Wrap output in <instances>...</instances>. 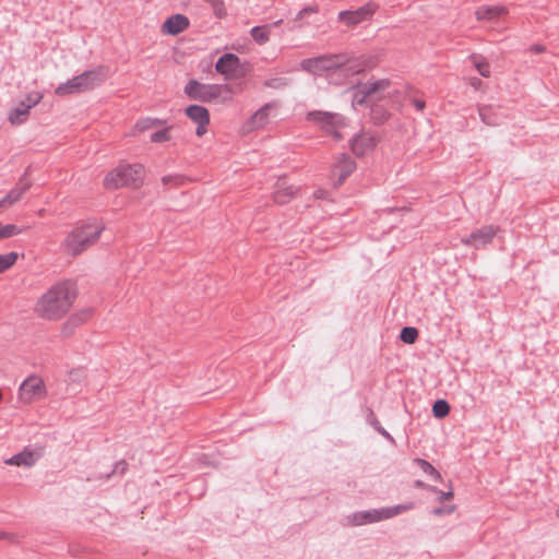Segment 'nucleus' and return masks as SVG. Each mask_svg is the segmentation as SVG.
I'll list each match as a JSON object with an SVG mask.
<instances>
[{"mask_svg": "<svg viewBox=\"0 0 559 559\" xmlns=\"http://www.w3.org/2000/svg\"><path fill=\"white\" fill-rule=\"evenodd\" d=\"M70 552H71L73 556H75V555H78V549H73V548H71V549H70Z\"/></svg>", "mask_w": 559, "mask_h": 559, "instance_id": "obj_55", "label": "nucleus"}, {"mask_svg": "<svg viewBox=\"0 0 559 559\" xmlns=\"http://www.w3.org/2000/svg\"><path fill=\"white\" fill-rule=\"evenodd\" d=\"M190 21L183 14H174L166 19L162 25V32L166 35L176 36L189 27Z\"/></svg>", "mask_w": 559, "mask_h": 559, "instance_id": "obj_15", "label": "nucleus"}, {"mask_svg": "<svg viewBox=\"0 0 559 559\" xmlns=\"http://www.w3.org/2000/svg\"><path fill=\"white\" fill-rule=\"evenodd\" d=\"M36 461L37 456L35 452L28 448H25L22 452L14 454L10 459H7L4 463L8 465L31 467L35 465Z\"/></svg>", "mask_w": 559, "mask_h": 559, "instance_id": "obj_19", "label": "nucleus"}, {"mask_svg": "<svg viewBox=\"0 0 559 559\" xmlns=\"http://www.w3.org/2000/svg\"><path fill=\"white\" fill-rule=\"evenodd\" d=\"M271 109V104H265L261 108H259L248 120V126L250 130L260 129L267 123L269 120V111Z\"/></svg>", "mask_w": 559, "mask_h": 559, "instance_id": "obj_21", "label": "nucleus"}, {"mask_svg": "<svg viewBox=\"0 0 559 559\" xmlns=\"http://www.w3.org/2000/svg\"><path fill=\"white\" fill-rule=\"evenodd\" d=\"M390 85V81L386 79L377 80L370 83H364V87L367 91V94H370L372 96L373 94L378 92H382L386 90Z\"/></svg>", "mask_w": 559, "mask_h": 559, "instance_id": "obj_31", "label": "nucleus"}, {"mask_svg": "<svg viewBox=\"0 0 559 559\" xmlns=\"http://www.w3.org/2000/svg\"><path fill=\"white\" fill-rule=\"evenodd\" d=\"M250 35L255 43L263 45L270 39V27L267 25L254 26L250 29Z\"/></svg>", "mask_w": 559, "mask_h": 559, "instance_id": "obj_28", "label": "nucleus"}, {"mask_svg": "<svg viewBox=\"0 0 559 559\" xmlns=\"http://www.w3.org/2000/svg\"><path fill=\"white\" fill-rule=\"evenodd\" d=\"M481 121L488 126L501 124L503 117L491 105H484L478 108Z\"/></svg>", "mask_w": 559, "mask_h": 559, "instance_id": "obj_20", "label": "nucleus"}, {"mask_svg": "<svg viewBox=\"0 0 559 559\" xmlns=\"http://www.w3.org/2000/svg\"><path fill=\"white\" fill-rule=\"evenodd\" d=\"M558 515H559V510L557 511Z\"/></svg>", "mask_w": 559, "mask_h": 559, "instance_id": "obj_57", "label": "nucleus"}, {"mask_svg": "<svg viewBox=\"0 0 559 559\" xmlns=\"http://www.w3.org/2000/svg\"><path fill=\"white\" fill-rule=\"evenodd\" d=\"M298 190L299 189L295 186H287V187L278 188L273 193V200L275 203H277L280 205L287 204L288 202H290V200H293L297 195Z\"/></svg>", "mask_w": 559, "mask_h": 559, "instance_id": "obj_22", "label": "nucleus"}, {"mask_svg": "<svg viewBox=\"0 0 559 559\" xmlns=\"http://www.w3.org/2000/svg\"><path fill=\"white\" fill-rule=\"evenodd\" d=\"M355 169L356 162L349 155L341 154L332 168L333 177L337 178L336 185H342Z\"/></svg>", "mask_w": 559, "mask_h": 559, "instance_id": "obj_12", "label": "nucleus"}, {"mask_svg": "<svg viewBox=\"0 0 559 559\" xmlns=\"http://www.w3.org/2000/svg\"><path fill=\"white\" fill-rule=\"evenodd\" d=\"M76 296L75 285L71 282L56 283L38 298L34 313L46 321H58L70 311Z\"/></svg>", "mask_w": 559, "mask_h": 559, "instance_id": "obj_2", "label": "nucleus"}, {"mask_svg": "<svg viewBox=\"0 0 559 559\" xmlns=\"http://www.w3.org/2000/svg\"><path fill=\"white\" fill-rule=\"evenodd\" d=\"M326 195H328V191L324 190V189H317L314 192H313V197L318 200H324L326 199Z\"/></svg>", "mask_w": 559, "mask_h": 559, "instance_id": "obj_49", "label": "nucleus"}, {"mask_svg": "<svg viewBox=\"0 0 559 559\" xmlns=\"http://www.w3.org/2000/svg\"><path fill=\"white\" fill-rule=\"evenodd\" d=\"M376 146V140L367 133H359L352 138L350 150L356 156H364Z\"/></svg>", "mask_w": 559, "mask_h": 559, "instance_id": "obj_16", "label": "nucleus"}, {"mask_svg": "<svg viewBox=\"0 0 559 559\" xmlns=\"http://www.w3.org/2000/svg\"><path fill=\"white\" fill-rule=\"evenodd\" d=\"M365 56H354L346 52L328 53L307 58L300 62V68L313 75L328 73L331 83L341 85L347 79L361 73L368 68Z\"/></svg>", "mask_w": 559, "mask_h": 559, "instance_id": "obj_1", "label": "nucleus"}, {"mask_svg": "<svg viewBox=\"0 0 559 559\" xmlns=\"http://www.w3.org/2000/svg\"><path fill=\"white\" fill-rule=\"evenodd\" d=\"M384 520L382 516V509H372L366 511L355 512L352 515V523L356 526L374 523Z\"/></svg>", "mask_w": 559, "mask_h": 559, "instance_id": "obj_18", "label": "nucleus"}, {"mask_svg": "<svg viewBox=\"0 0 559 559\" xmlns=\"http://www.w3.org/2000/svg\"><path fill=\"white\" fill-rule=\"evenodd\" d=\"M306 118L308 121L319 123L326 133L334 127L345 126V118L343 116L329 111L312 110L307 114Z\"/></svg>", "mask_w": 559, "mask_h": 559, "instance_id": "obj_8", "label": "nucleus"}, {"mask_svg": "<svg viewBox=\"0 0 559 559\" xmlns=\"http://www.w3.org/2000/svg\"><path fill=\"white\" fill-rule=\"evenodd\" d=\"M413 463L417 465L423 473L428 475L433 481H441V474L426 460L416 457L413 460Z\"/></svg>", "mask_w": 559, "mask_h": 559, "instance_id": "obj_24", "label": "nucleus"}, {"mask_svg": "<svg viewBox=\"0 0 559 559\" xmlns=\"http://www.w3.org/2000/svg\"><path fill=\"white\" fill-rule=\"evenodd\" d=\"M93 316V309L86 308L82 309L69 317V319L73 322L74 326H80L86 323Z\"/></svg>", "mask_w": 559, "mask_h": 559, "instance_id": "obj_30", "label": "nucleus"}, {"mask_svg": "<svg viewBox=\"0 0 559 559\" xmlns=\"http://www.w3.org/2000/svg\"><path fill=\"white\" fill-rule=\"evenodd\" d=\"M378 5L373 2H368L356 10H344L338 13V21L344 23L347 27H355L356 25L368 21L376 13Z\"/></svg>", "mask_w": 559, "mask_h": 559, "instance_id": "obj_7", "label": "nucleus"}, {"mask_svg": "<svg viewBox=\"0 0 559 559\" xmlns=\"http://www.w3.org/2000/svg\"><path fill=\"white\" fill-rule=\"evenodd\" d=\"M342 127H334L332 130H330L328 133L331 134L333 136L334 140L336 141H341L344 136L343 134L340 132V129Z\"/></svg>", "mask_w": 559, "mask_h": 559, "instance_id": "obj_47", "label": "nucleus"}, {"mask_svg": "<svg viewBox=\"0 0 559 559\" xmlns=\"http://www.w3.org/2000/svg\"><path fill=\"white\" fill-rule=\"evenodd\" d=\"M469 84L475 90H478L483 85V81L479 78L474 76L469 79Z\"/></svg>", "mask_w": 559, "mask_h": 559, "instance_id": "obj_50", "label": "nucleus"}, {"mask_svg": "<svg viewBox=\"0 0 559 559\" xmlns=\"http://www.w3.org/2000/svg\"><path fill=\"white\" fill-rule=\"evenodd\" d=\"M370 97V94H367L366 88L364 87V83H359L358 85L353 87V106H362L367 103V98Z\"/></svg>", "mask_w": 559, "mask_h": 559, "instance_id": "obj_27", "label": "nucleus"}, {"mask_svg": "<svg viewBox=\"0 0 559 559\" xmlns=\"http://www.w3.org/2000/svg\"><path fill=\"white\" fill-rule=\"evenodd\" d=\"M462 242H463V245H471L469 239L462 238Z\"/></svg>", "mask_w": 559, "mask_h": 559, "instance_id": "obj_54", "label": "nucleus"}, {"mask_svg": "<svg viewBox=\"0 0 559 559\" xmlns=\"http://www.w3.org/2000/svg\"><path fill=\"white\" fill-rule=\"evenodd\" d=\"M318 12V7L317 5H308V7H305L304 9H301L297 15H296V21H299L301 19H304L305 15L307 14H310V13H317Z\"/></svg>", "mask_w": 559, "mask_h": 559, "instance_id": "obj_44", "label": "nucleus"}, {"mask_svg": "<svg viewBox=\"0 0 559 559\" xmlns=\"http://www.w3.org/2000/svg\"><path fill=\"white\" fill-rule=\"evenodd\" d=\"M433 416L437 418H443L450 413V404L444 400H438L432 406Z\"/></svg>", "mask_w": 559, "mask_h": 559, "instance_id": "obj_33", "label": "nucleus"}, {"mask_svg": "<svg viewBox=\"0 0 559 559\" xmlns=\"http://www.w3.org/2000/svg\"><path fill=\"white\" fill-rule=\"evenodd\" d=\"M11 537H12L11 534L0 531V539H9Z\"/></svg>", "mask_w": 559, "mask_h": 559, "instance_id": "obj_53", "label": "nucleus"}, {"mask_svg": "<svg viewBox=\"0 0 559 559\" xmlns=\"http://www.w3.org/2000/svg\"><path fill=\"white\" fill-rule=\"evenodd\" d=\"M266 87L271 88H282L287 85V79L285 78H272L264 82Z\"/></svg>", "mask_w": 559, "mask_h": 559, "instance_id": "obj_41", "label": "nucleus"}, {"mask_svg": "<svg viewBox=\"0 0 559 559\" xmlns=\"http://www.w3.org/2000/svg\"><path fill=\"white\" fill-rule=\"evenodd\" d=\"M128 463L126 460H120L118 461L115 466H114V469L108 473L106 475V478H109L111 475L114 474H120V475H123L127 471H128Z\"/></svg>", "mask_w": 559, "mask_h": 559, "instance_id": "obj_42", "label": "nucleus"}, {"mask_svg": "<svg viewBox=\"0 0 559 559\" xmlns=\"http://www.w3.org/2000/svg\"><path fill=\"white\" fill-rule=\"evenodd\" d=\"M28 168L19 179L17 183L1 199L4 206L10 207L15 204L31 189L32 183L26 179Z\"/></svg>", "mask_w": 559, "mask_h": 559, "instance_id": "obj_13", "label": "nucleus"}, {"mask_svg": "<svg viewBox=\"0 0 559 559\" xmlns=\"http://www.w3.org/2000/svg\"><path fill=\"white\" fill-rule=\"evenodd\" d=\"M86 247H72V252L71 254L72 255H79L80 253H82V251L85 249Z\"/></svg>", "mask_w": 559, "mask_h": 559, "instance_id": "obj_52", "label": "nucleus"}, {"mask_svg": "<svg viewBox=\"0 0 559 559\" xmlns=\"http://www.w3.org/2000/svg\"><path fill=\"white\" fill-rule=\"evenodd\" d=\"M240 68V58L231 52L224 53L221 56L216 63V72L225 75V78L234 76L236 71Z\"/></svg>", "mask_w": 559, "mask_h": 559, "instance_id": "obj_14", "label": "nucleus"}, {"mask_svg": "<svg viewBox=\"0 0 559 559\" xmlns=\"http://www.w3.org/2000/svg\"><path fill=\"white\" fill-rule=\"evenodd\" d=\"M19 231H20L19 227L14 224L2 225L0 223V239L9 238L13 235L19 234Z\"/></svg>", "mask_w": 559, "mask_h": 559, "instance_id": "obj_39", "label": "nucleus"}, {"mask_svg": "<svg viewBox=\"0 0 559 559\" xmlns=\"http://www.w3.org/2000/svg\"><path fill=\"white\" fill-rule=\"evenodd\" d=\"M19 394L22 401L29 403L35 397L45 396V383L40 378L31 376L22 382L19 389Z\"/></svg>", "mask_w": 559, "mask_h": 559, "instance_id": "obj_9", "label": "nucleus"}, {"mask_svg": "<svg viewBox=\"0 0 559 559\" xmlns=\"http://www.w3.org/2000/svg\"><path fill=\"white\" fill-rule=\"evenodd\" d=\"M76 328L78 326H74L73 322L68 318L61 326V334L66 337H69L74 333Z\"/></svg>", "mask_w": 559, "mask_h": 559, "instance_id": "obj_43", "label": "nucleus"}, {"mask_svg": "<svg viewBox=\"0 0 559 559\" xmlns=\"http://www.w3.org/2000/svg\"><path fill=\"white\" fill-rule=\"evenodd\" d=\"M186 116L197 124L195 134L202 136L207 131L210 124V112L202 105H189L185 109Z\"/></svg>", "mask_w": 559, "mask_h": 559, "instance_id": "obj_10", "label": "nucleus"}, {"mask_svg": "<svg viewBox=\"0 0 559 559\" xmlns=\"http://www.w3.org/2000/svg\"><path fill=\"white\" fill-rule=\"evenodd\" d=\"M502 230L498 226L488 225L476 229L469 236L473 245H488L493 241H503L501 236Z\"/></svg>", "mask_w": 559, "mask_h": 559, "instance_id": "obj_11", "label": "nucleus"}, {"mask_svg": "<svg viewBox=\"0 0 559 559\" xmlns=\"http://www.w3.org/2000/svg\"><path fill=\"white\" fill-rule=\"evenodd\" d=\"M0 209H7V206H4V203H2V200H0Z\"/></svg>", "mask_w": 559, "mask_h": 559, "instance_id": "obj_56", "label": "nucleus"}, {"mask_svg": "<svg viewBox=\"0 0 559 559\" xmlns=\"http://www.w3.org/2000/svg\"><path fill=\"white\" fill-rule=\"evenodd\" d=\"M166 120H162L158 118H144L136 122L135 128L139 131H146L155 126L164 124Z\"/></svg>", "mask_w": 559, "mask_h": 559, "instance_id": "obj_34", "label": "nucleus"}, {"mask_svg": "<svg viewBox=\"0 0 559 559\" xmlns=\"http://www.w3.org/2000/svg\"><path fill=\"white\" fill-rule=\"evenodd\" d=\"M204 1L211 5L214 15L217 19H223L227 15L224 0H204Z\"/></svg>", "mask_w": 559, "mask_h": 559, "instance_id": "obj_36", "label": "nucleus"}, {"mask_svg": "<svg viewBox=\"0 0 559 559\" xmlns=\"http://www.w3.org/2000/svg\"><path fill=\"white\" fill-rule=\"evenodd\" d=\"M413 106L416 108V110L421 111L425 108V100L419 98H413L412 99Z\"/></svg>", "mask_w": 559, "mask_h": 559, "instance_id": "obj_48", "label": "nucleus"}, {"mask_svg": "<svg viewBox=\"0 0 559 559\" xmlns=\"http://www.w3.org/2000/svg\"><path fill=\"white\" fill-rule=\"evenodd\" d=\"M17 258L19 254L16 252L0 254V273L10 269L16 262Z\"/></svg>", "mask_w": 559, "mask_h": 559, "instance_id": "obj_35", "label": "nucleus"}, {"mask_svg": "<svg viewBox=\"0 0 559 559\" xmlns=\"http://www.w3.org/2000/svg\"><path fill=\"white\" fill-rule=\"evenodd\" d=\"M469 59L481 76L488 78L490 75V66L486 58L480 55L472 53Z\"/></svg>", "mask_w": 559, "mask_h": 559, "instance_id": "obj_26", "label": "nucleus"}, {"mask_svg": "<svg viewBox=\"0 0 559 559\" xmlns=\"http://www.w3.org/2000/svg\"><path fill=\"white\" fill-rule=\"evenodd\" d=\"M414 487L426 489L428 491H431V492L436 493L437 495V500L439 502H443L444 500H449L454 495L452 489H450L448 491L438 490L436 487L427 485L426 483H424L423 480H419V479L414 481Z\"/></svg>", "mask_w": 559, "mask_h": 559, "instance_id": "obj_25", "label": "nucleus"}, {"mask_svg": "<svg viewBox=\"0 0 559 559\" xmlns=\"http://www.w3.org/2000/svg\"><path fill=\"white\" fill-rule=\"evenodd\" d=\"M530 50L535 53H542L545 51V47L539 44L532 45Z\"/></svg>", "mask_w": 559, "mask_h": 559, "instance_id": "obj_51", "label": "nucleus"}, {"mask_svg": "<svg viewBox=\"0 0 559 559\" xmlns=\"http://www.w3.org/2000/svg\"><path fill=\"white\" fill-rule=\"evenodd\" d=\"M507 12L508 10L503 5H480L475 11V15L478 21L493 22Z\"/></svg>", "mask_w": 559, "mask_h": 559, "instance_id": "obj_17", "label": "nucleus"}, {"mask_svg": "<svg viewBox=\"0 0 559 559\" xmlns=\"http://www.w3.org/2000/svg\"><path fill=\"white\" fill-rule=\"evenodd\" d=\"M143 177L142 164H120L105 176L104 186L106 189L139 188L143 182Z\"/></svg>", "mask_w": 559, "mask_h": 559, "instance_id": "obj_4", "label": "nucleus"}, {"mask_svg": "<svg viewBox=\"0 0 559 559\" xmlns=\"http://www.w3.org/2000/svg\"><path fill=\"white\" fill-rule=\"evenodd\" d=\"M183 93L191 100L212 103L217 99L222 102L229 100L235 90L229 84L201 83L192 79L185 85Z\"/></svg>", "mask_w": 559, "mask_h": 559, "instance_id": "obj_3", "label": "nucleus"}, {"mask_svg": "<svg viewBox=\"0 0 559 559\" xmlns=\"http://www.w3.org/2000/svg\"><path fill=\"white\" fill-rule=\"evenodd\" d=\"M413 507H414V503L409 502V503H405V504H397L394 507L382 508V516L384 520L391 519L402 512L413 509Z\"/></svg>", "mask_w": 559, "mask_h": 559, "instance_id": "obj_29", "label": "nucleus"}, {"mask_svg": "<svg viewBox=\"0 0 559 559\" xmlns=\"http://www.w3.org/2000/svg\"><path fill=\"white\" fill-rule=\"evenodd\" d=\"M104 81L105 75L102 68L86 70L67 82L59 84L55 90V94L58 96H66L83 93L99 86Z\"/></svg>", "mask_w": 559, "mask_h": 559, "instance_id": "obj_5", "label": "nucleus"}, {"mask_svg": "<svg viewBox=\"0 0 559 559\" xmlns=\"http://www.w3.org/2000/svg\"><path fill=\"white\" fill-rule=\"evenodd\" d=\"M105 227L97 221H88L76 227L67 237L64 245H91L98 240Z\"/></svg>", "mask_w": 559, "mask_h": 559, "instance_id": "obj_6", "label": "nucleus"}, {"mask_svg": "<svg viewBox=\"0 0 559 559\" xmlns=\"http://www.w3.org/2000/svg\"><path fill=\"white\" fill-rule=\"evenodd\" d=\"M453 507H438L435 508L431 513L435 515H442V514H451L453 512Z\"/></svg>", "mask_w": 559, "mask_h": 559, "instance_id": "obj_46", "label": "nucleus"}, {"mask_svg": "<svg viewBox=\"0 0 559 559\" xmlns=\"http://www.w3.org/2000/svg\"><path fill=\"white\" fill-rule=\"evenodd\" d=\"M368 421L381 436L385 437L391 441L393 440L391 435L381 426L380 421L377 419L372 409H369Z\"/></svg>", "mask_w": 559, "mask_h": 559, "instance_id": "obj_37", "label": "nucleus"}, {"mask_svg": "<svg viewBox=\"0 0 559 559\" xmlns=\"http://www.w3.org/2000/svg\"><path fill=\"white\" fill-rule=\"evenodd\" d=\"M28 114L29 106H25V102H21L10 111L8 119L12 124H21L27 119Z\"/></svg>", "mask_w": 559, "mask_h": 559, "instance_id": "obj_23", "label": "nucleus"}, {"mask_svg": "<svg viewBox=\"0 0 559 559\" xmlns=\"http://www.w3.org/2000/svg\"><path fill=\"white\" fill-rule=\"evenodd\" d=\"M43 96L39 95V94H35V95H28L26 97V100L25 102V106H29V109L35 107L40 100H41Z\"/></svg>", "mask_w": 559, "mask_h": 559, "instance_id": "obj_45", "label": "nucleus"}, {"mask_svg": "<svg viewBox=\"0 0 559 559\" xmlns=\"http://www.w3.org/2000/svg\"><path fill=\"white\" fill-rule=\"evenodd\" d=\"M164 186H181L186 182V177L179 174L166 175L162 178Z\"/></svg>", "mask_w": 559, "mask_h": 559, "instance_id": "obj_38", "label": "nucleus"}, {"mask_svg": "<svg viewBox=\"0 0 559 559\" xmlns=\"http://www.w3.org/2000/svg\"><path fill=\"white\" fill-rule=\"evenodd\" d=\"M419 332L414 326H404L401 330L400 338L405 344H414L418 338Z\"/></svg>", "mask_w": 559, "mask_h": 559, "instance_id": "obj_32", "label": "nucleus"}, {"mask_svg": "<svg viewBox=\"0 0 559 559\" xmlns=\"http://www.w3.org/2000/svg\"><path fill=\"white\" fill-rule=\"evenodd\" d=\"M151 142L153 143H162L170 140L168 128L155 131L150 136Z\"/></svg>", "mask_w": 559, "mask_h": 559, "instance_id": "obj_40", "label": "nucleus"}]
</instances>
